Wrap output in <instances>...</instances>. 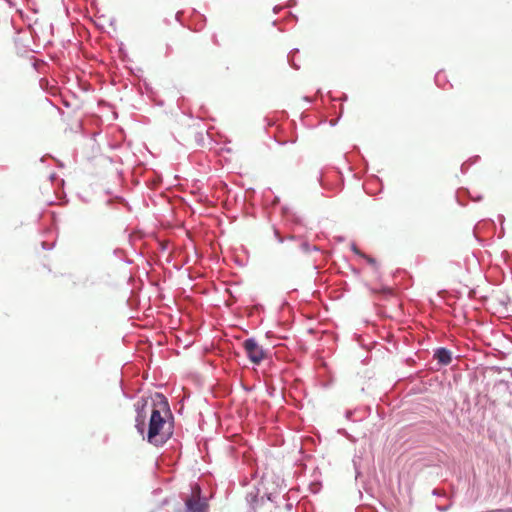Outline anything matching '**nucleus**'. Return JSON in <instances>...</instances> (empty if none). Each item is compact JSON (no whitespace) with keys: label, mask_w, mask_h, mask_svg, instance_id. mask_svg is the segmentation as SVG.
<instances>
[{"label":"nucleus","mask_w":512,"mask_h":512,"mask_svg":"<svg viewBox=\"0 0 512 512\" xmlns=\"http://www.w3.org/2000/svg\"><path fill=\"white\" fill-rule=\"evenodd\" d=\"M361 257L365 258V259H366V261H367L370 265H372V266L376 267V260H375L374 258H372V257H370V256H368V255H366V254H361Z\"/></svg>","instance_id":"nucleus-5"},{"label":"nucleus","mask_w":512,"mask_h":512,"mask_svg":"<svg viewBox=\"0 0 512 512\" xmlns=\"http://www.w3.org/2000/svg\"><path fill=\"white\" fill-rule=\"evenodd\" d=\"M143 427H144V422L141 421L140 423L137 424V428H138V431L143 434Z\"/></svg>","instance_id":"nucleus-7"},{"label":"nucleus","mask_w":512,"mask_h":512,"mask_svg":"<svg viewBox=\"0 0 512 512\" xmlns=\"http://www.w3.org/2000/svg\"><path fill=\"white\" fill-rule=\"evenodd\" d=\"M289 221H292L293 224H300L302 219L297 216L296 214H293V217L291 219H288Z\"/></svg>","instance_id":"nucleus-6"},{"label":"nucleus","mask_w":512,"mask_h":512,"mask_svg":"<svg viewBox=\"0 0 512 512\" xmlns=\"http://www.w3.org/2000/svg\"><path fill=\"white\" fill-rule=\"evenodd\" d=\"M242 345L247 357L254 364H260L267 357L266 351L252 338L246 339Z\"/></svg>","instance_id":"nucleus-2"},{"label":"nucleus","mask_w":512,"mask_h":512,"mask_svg":"<svg viewBox=\"0 0 512 512\" xmlns=\"http://www.w3.org/2000/svg\"><path fill=\"white\" fill-rule=\"evenodd\" d=\"M280 9H281L280 7L276 6V7L274 8V12H275V13H278V11H279Z\"/></svg>","instance_id":"nucleus-11"},{"label":"nucleus","mask_w":512,"mask_h":512,"mask_svg":"<svg viewBox=\"0 0 512 512\" xmlns=\"http://www.w3.org/2000/svg\"><path fill=\"white\" fill-rule=\"evenodd\" d=\"M171 416L168 403L161 401L152 409L147 433V440L153 445H161L167 441L171 434L167 417Z\"/></svg>","instance_id":"nucleus-1"},{"label":"nucleus","mask_w":512,"mask_h":512,"mask_svg":"<svg viewBox=\"0 0 512 512\" xmlns=\"http://www.w3.org/2000/svg\"><path fill=\"white\" fill-rule=\"evenodd\" d=\"M353 251L360 256L362 254L355 246L353 247Z\"/></svg>","instance_id":"nucleus-10"},{"label":"nucleus","mask_w":512,"mask_h":512,"mask_svg":"<svg viewBox=\"0 0 512 512\" xmlns=\"http://www.w3.org/2000/svg\"><path fill=\"white\" fill-rule=\"evenodd\" d=\"M492 512H512V509L511 508H508V509H498V510H494Z\"/></svg>","instance_id":"nucleus-8"},{"label":"nucleus","mask_w":512,"mask_h":512,"mask_svg":"<svg viewBox=\"0 0 512 512\" xmlns=\"http://www.w3.org/2000/svg\"><path fill=\"white\" fill-rule=\"evenodd\" d=\"M434 358L437 359L441 365H448L452 360L451 352L446 348L437 349Z\"/></svg>","instance_id":"nucleus-4"},{"label":"nucleus","mask_w":512,"mask_h":512,"mask_svg":"<svg viewBox=\"0 0 512 512\" xmlns=\"http://www.w3.org/2000/svg\"><path fill=\"white\" fill-rule=\"evenodd\" d=\"M182 13H183L182 11H178V12L176 13L175 17H176V20H177V21H180V17H181V15H182Z\"/></svg>","instance_id":"nucleus-9"},{"label":"nucleus","mask_w":512,"mask_h":512,"mask_svg":"<svg viewBox=\"0 0 512 512\" xmlns=\"http://www.w3.org/2000/svg\"><path fill=\"white\" fill-rule=\"evenodd\" d=\"M186 512H203L207 506L200 500V488L197 487L191 498L186 500Z\"/></svg>","instance_id":"nucleus-3"}]
</instances>
